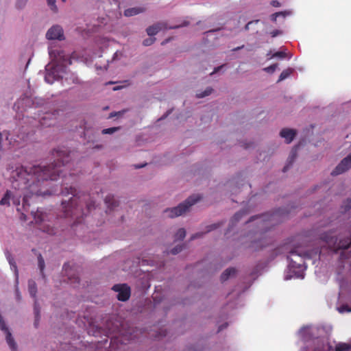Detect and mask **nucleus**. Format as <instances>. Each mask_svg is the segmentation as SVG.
Returning <instances> with one entry per match:
<instances>
[{"label":"nucleus","instance_id":"f257e3e1","mask_svg":"<svg viewBox=\"0 0 351 351\" xmlns=\"http://www.w3.org/2000/svg\"><path fill=\"white\" fill-rule=\"evenodd\" d=\"M56 158L54 163L49 166L34 165L31 167L23 166L16 167L11 175L12 187L16 191V194L12 195L11 191H7L3 197L0 200L1 205H10L12 199L14 204H20V198L23 195V206L25 208L29 206L28 199L34 195L42 196L46 195L40 186L44 181L57 180L60 173L69 170L70 161L74 155L73 152L62 147L54 149L52 153Z\"/></svg>","mask_w":351,"mask_h":351},{"label":"nucleus","instance_id":"f03ea898","mask_svg":"<svg viewBox=\"0 0 351 351\" xmlns=\"http://www.w3.org/2000/svg\"><path fill=\"white\" fill-rule=\"evenodd\" d=\"M63 196L72 195L69 202L63 200L62 206L65 217L75 219L74 223H80L84 216L95 208V202L90 199L89 195H84L82 198L76 195V189L72 186H64L61 191Z\"/></svg>","mask_w":351,"mask_h":351},{"label":"nucleus","instance_id":"7ed1b4c3","mask_svg":"<svg viewBox=\"0 0 351 351\" xmlns=\"http://www.w3.org/2000/svg\"><path fill=\"white\" fill-rule=\"evenodd\" d=\"M321 239L334 252L340 253V260L343 263H348L351 265V234H337L330 231L321 235Z\"/></svg>","mask_w":351,"mask_h":351},{"label":"nucleus","instance_id":"20e7f679","mask_svg":"<svg viewBox=\"0 0 351 351\" xmlns=\"http://www.w3.org/2000/svg\"><path fill=\"white\" fill-rule=\"evenodd\" d=\"M55 56V65L53 66V71L51 72H47L45 76V81L49 84H52L55 80V73H58L59 71L62 70L65 72L66 67L68 65L71 64L72 62L69 56L66 54L63 51H57Z\"/></svg>","mask_w":351,"mask_h":351},{"label":"nucleus","instance_id":"39448f33","mask_svg":"<svg viewBox=\"0 0 351 351\" xmlns=\"http://www.w3.org/2000/svg\"><path fill=\"white\" fill-rule=\"evenodd\" d=\"M200 199L201 197L199 195H191L178 206L166 209L165 213L171 218L180 216L185 213L192 205L195 204Z\"/></svg>","mask_w":351,"mask_h":351},{"label":"nucleus","instance_id":"423d86ee","mask_svg":"<svg viewBox=\"0 0 351 351\" xmlns=\"http://www.w3.org/2000/svg\"><path fill=\"white\" fill-rule=\"evenodd\" d=\"M112 290L117 292V299L119 301L125 302L127 301L131 294L130 287L126 284H118L114 285L112 287Z\"/></svg>","mask_w":351,"mask_h":351},{"label":"nucleus","instance_id":"0eeeda50","mask_svg":"<svg viewBox=\"0 0 351 351\" xmlns=\"http://www.w3.org/2000/svg\"><path fill=\"white\" fill-rule=\"evenodd\" d=\"M189 24L188 22H184L181 25H178L172 27H167L165 23H158L147 28L146 32L150 36H155L160 30L163 29H176L180 27L186 26Z\"/></svg>","mask_w":351,"mask_h":351},{"label":"nucleus","instance_id":"6e6552de","mask_svg":"<svg viewBox=\"0 0 351 351\" xmlns=\"http://www.w3.org/2000/svg\"><path fill=\"white\" fill-rule=\"evenodd\" d=\"M351 168V154L344 158L331 172L332 176L340 175Z\"/></svg>","mask_w":351,"mask_h":351},{"label":"nucleus","instance_id":"1a4fd4ad","mask_svg":"<svg viewBox=\"0 0 351 351\" xmlns=\"http://www.w3.org/2000/svg\"><path fill=\"white\" fill-rule=\"evenodd\" d=\"M46 38L48 40H62L64 39V32L60 25L52 26L47 32Z\"/></svg>","mask_w":351,"mask_h":351},{"label":"nucleus","instance_id":"9d476101","mask_svg":"<svg viewBox=\"0 0 351 351\" xmlns=\"http://www.w3.org/2000/svg\"><path fill=\"white\" fill-rule=\"evenodd\" d=\"M287 258L289 260L291 267H301L304 264L303 256L295 250H291Z\"/></svg>","mask_w":351,"mask_h":351},{"label":"nucleus","instance_id":"9b49d317","mask_svg":"<svg viewBox=\"0 0 351 351\" xmlns=\"http://www.w3.org/2000/svg\"><path fill=\"white\" fill-rule=\"evenodd\" d=\"M280 136L285 139L287 143H290L296 135V131L293 129H282L280 131Z\"/></svg>","mask_w":351,"mask_h":351},{"label":"nucleus","instance_id":"f8f14e48","mask_svg":"<svg viewBox=\"0 0 351 351\" xmlns=\"http://www.w3.org/2000/svg\"><path fill=\"white\" fill-rule=\"evenodd\" d=\"M270 243V239H267L265 237H262L261 239L258 241H255L252 243L251 247L255 250H261L265 247H267Z\"/></svg>","mask_w":351,"mask_h":351},{"label":"nucleus","instance_id":"ddd939ff","mask_svg":"<svg viewBox=\"0 0 351 351\" xmlns=\"http://www.w3.org/2000/svg\"><path fill=\"white\" fill-rule=\"evenodd\" d=\"M145 10V8H142V7L131 8L126 9L124 11V15L125 16H132L138 14L141 12H143Z\"/></svg>","mask_w":351,"mask_h":351},{"label":"nucleus","instance_id":"4468645a","mask_svg":"<svg viewBox=\"0 0 351 351\" xmlns=\"http://www.w3.org/2000/svg\"><path fill=\"white\" fill-rule=\"evenodd\" d=\"M220 226L219 223H213V224H211L210 226H208L206 227L207 230L205 232H198V233H196L195 234H193L191 237V240H194L195 239H197V238H200L202 237L205 233H207V232H209L213 230H215L217 229L219 226Z\"/></svg>","mask_w":351,"mask_h":351},{"label":"nucleus","instance_id":"2eb2a0df","mask_svg":"<svg viewBox=\"0 0 351 351\" xmlns=\"http://www.w3.org/2000/svg\"><path fill=\"white\" fill-rule=\"evenodd\" d=\"M237 270L234 267H230L226 269L221 276V280L222 282L227 280L230 276L236 274Z\"/></svg>","mask_w":351,"mask_h":351},{"label":"nucleus","instance_id":"dca6fc26","mask_svg":"<svg viewBox=\"0 0 351 351\" xmlns=\"http://www.w3.org/2000/svg\"><path fill=\"white\" fill-rule=\"evenodd\" d=\"M105 203L110 209L118 206L119 204L113 195H109L105 197Z\"/></svg>","mask_w":351,"mask_h":351},{"label":"nucleus","instance_id":"f3484780","mask_svg":"<svg viewBox=\"0 0 351 351\" xmlns=\"http://www.w3.org/2000/svg\"><path fill=\"white\" fill-rule=\"evenodd\" d=\"M28 290L30 295L36 298L37 293V285L34 280L30 279L28 280Z\"/></svg>","mask_w":351,"mask_h":351},{"label":"nucleus","instance_id":"a211bd4d","mask_svg":"<svg viewBox=\"0 0 351 351\" xmlns=\"http://www.w3.org/2000/svg\"><path fill=\"white\" fill-rule=\"evenodd\" d=\"M297 155V147L293 148L290 153V155L288 158V164L283 168V171L285 172L288 170L290 165H292Z\"/></svg>","mask_w":351,"mask_h":351},{"label":"nucleus","instance_id":"6ab92c4d","mask_svg":"<svg viewBox=\"0 0 351 351\" xmlns=\"http://www.w3.org/2000/svg\"><path fill=\"white\" fill-rule=\"evenodd\" d=\"M68 264L64 265V269L65 271V273L69 276V280L71 282V284H73V286L75 287L76 285H78L80 283V278L77 276H71L70 275V272L67 271Z\"/></svg>","mask_w":351,"mask_h":351},{"label":"nucleus","instance_id":"aec40b11","mask_svg":"<svg viewBox=\"0 0 351 351\" xmlns=\"http://www.w3.org/2000/svg\"><path fill=\"white\" fill-rule=\"evenodd\" d=\"M34 299H35L34 305V314H35L34 326H35V327L37 328L38 326L39 319H40V308L39 306V304L38 303L36 298H34Z\"/></svg>","mask_w":351,"mask_h":351},{"label":"nucleus","instance_id":"412c9836","mask_svg":"<svg viewBox=\"0 0 351 351\" xmlns=\"http://www.w3.org/2000/svg\"><path fill=\"white\" fill-rule=\"evenodd\" d=\"M32 214L36 223H40L45 220L44 213L41 210H37L36 212H32Z\"/></svg>","mask_w":351,"mask_h":351},{"label":"nucleus","instance_id":"4be33fe9","mask_svg":"<svg viewBox=\"0 0 351 351\" xmlns=\"http://www.w3.org/2000/svg\"><path fill=\"white\" fill-rule=\"evenodd\" d=\"M351 350V344L339 343L335 346V351H349Z\"/></svg>","mask_w":351,"mask_h":351},{"label":"nucleus","instance_id":"5701e85b","mask_svg":"<svg viewBox=\"0 0 351 351\" xmlns=\"http://www.w3.org/2000/svg\"><path fill=\"white\" fill-rule=\"evenodd\" d=\"M351 208V199H346L341 206V212L345 213Z\"/></svg>","mask_w":351,"mask_h":351},{"label":"nucleus","instance_id":"b1692460","mask_svg":"<svg viewBox=\"0 0 351 351\" xmlns=\"http://www.w3.org/2000/svg\"><path fill=\"white\" fill-rule=\"evenodd\" d=\"M38 267L40 270L41 275L43 276V278H45V274H44V269L45 267V261L40 254L38 256Z\"/></svg>","mask_w":351,"mask_h":351},{"label":"nucleus","instance_id":"393cba45","mask_svg":"<svg viewBox=\"0 0 351 351\" xmlns=\"http://www.w3.org/2000/svg\"><path fill=\"white\" fill-rule=\"evenodd\" d=\"M292 71H293L292 69H287L284 70L280 73L278 82H279L282 81V80H285L286 78H287L291 74Z\"/></svg>","mask_w":351,"mask_h":351},{"label":"nucleus","instance_id":"a878e982","mask_svg":"<svg viewBox=\"0 0 351 351\" xmlns=\"http://www.w3.org/2000/svg\"><path fill=\"white\" fill-rule=\"evenodd\" d=\"M186 236V230L184 228H180L175 234V240H182Z\"/></svg>","mask_w":351,"mask_h":351},{"label":"nucleus","instance_id":"bb28decb","mask_svg":"<svg viewBox=\"0 0 351 351\" xmlns=\"http://www.w3.org/2000/svg\"><path fill=\"white\" fill-rule=\"evenodd\" d=\"M244 215H245V213L244 211H242V210H240V211L237 212V213H235V215L232 218V220H231L232 223L234 224V223L239 221L240 220V219Z\"/></svg>","mask_w":351,"mask_h":351},{"label":"nucleus","instance_id":"cd10ccee","mask_svg":"<svg viewBox=\"0 0 351 351\" xmlns=\"http://www.w3.org/2000/svg\"><path fill=\"white\" fill-rule=\"evenodd\" d=\"M28 0H16V2H15V7L17 10H22L23 9L27 3Z\"/></svg>","mask_w":351,"mask_h":351},{"label":"nucleus","instance_id":"c85d7f7f","mask_svg":"<svg viewBox=\"0 0 351 351\" xmlns=\"http://www.w3.org/2000/svg\"><path fill=\"white\" fill-rule=\"evenodd\" d=\"M53 114L47 113L45 117H43L41 119L40 123L43 125H47V126H51V125H53V123H47V119H51V117H52Z\"/></svg>","mask_w":351,"mask_h":351},{"label":"nucleus","instance_id":"c756f323","mask_svg":"<svg viewBox=\"0 0 351 351\" xmlns=\"http://www.w3.org/2000/svg\"><path fill=\"white\" fill-rule=\"evenodd\" d=\"M8 259L10 265L11 269L14 270L16 277V278H18V269L14 259L12 258H10V256L8 257Z\"/></svg>","mask_w":351,"mask_h":351},{"label":"nucleus","instance_id":"7c9ffc66","mask_svg":"<svg viewBox=\"0 0 351 351\" xmlns=\"http://www.w3.org/2000/svg\"><path fill=\"white\" fill-rule=\"evenodd\" d=\"M287 13L286 12H276L271 16V20L274 22H276L277 20V17L278 16H283L285 17L287 16Z\"/></svg>","mask_w":351,"mask_h":351},{"label":"nucleus","instance_id":"2f4dec72","mask_svg":"<svg viewBox=\"0 0 351 351\" xmlns=\"http://www.w3.org/2000/svg\"><path fill=\"white\" fill-rule=\"evenodd\" d=\"M213 89L211 88H207L204 92L197 93V97L199 98H203L206 96H208L211 94Z\"/></svg>","mask_w":351,"mask_h":351},{"label":"nucleus","instance_id":"473e14b6","mask_svg":"<svg viewBox=\"0 0 351 351\" xmlns=\"http://www.w3.org/2000/svg\"><path fill=\"white\" fill-rule=\"evenodd\" d=\"M75 175L74 173H69V178L66 176V174H63L62 176V178L64 179V181H63V185H67L69 184L68 182H66L67 180H75Z\"/></svg>","mask_w":351,"mask_h":351},{"label":"nucleus","instance_id":"72a5a7b5","mask_svg":"<svg viewBox=\"0 0 351 351\" xmlns=\"http://www.w3.org/2000/svg\"><path fill=\"white\" fill-rule=\"evenodd\" d=\"M119 129V128H116V127L106 128V129H104L102 130L101 133L103 134H111L114 133V132L117 131Z\"/></svg>","mask_w":351,"mask_h":351},{"label":"nucleus","instance_id":"f704fd0d","mask_svg":"<svg viewBox=\"0 0 351 351\" xmlns=\"http://www.w3.org/2000/svg\"><path fill=\"white\" fill-rule=\"evenodd\" d=\"M155 40V38H146L143 40V44L144 46H150L154 43Z\"/></svg>","mask_w":351,"mask_h":351},{"label":"nucleus","instance_id":"c9c22d12","mask_svg":"<svg viewBox=\"0 0 351 351\" xmlns=\"http://www.w3.org/2000/svg\"><path fill=\"white\" fill-rule=\"evenodd\" d=\"M48 5L51 8V9L56 12L57 11V6L56 5V0H47Z\"/></svg>","mask_w":351,"mask_h":351},{"label":"nucleus","instance_id":"e433bc0d","mask_svg":"<svg viewBox=\"0 0 351 351\" xmlns=\"http://www.w3.org/2000/svg\"><path fill=\"white\" fill-rule=\"evenodd\" d=\"M277 66H278L277 64H274L268 67L265 68L264 70L267 73H272L273 72L275 71Z\"/></svg>","mask_w":351,"mask_h":351},{"label":"nucleus","instance_id":"4c0bfd02","mask_svg":"<svg viewBox=\"0 0 351 351\" xmlns=\"http://www.w3.org/2000/svg\"><path fill=\"white\" fill-rule=\"evenodd\" d=\"M182 250V247L181 245H178L175 247H173L171 250V253L173 255H176V254H178V253H180Z\"/></svg>","mask_w":351,"mask_h":351},{"label":"nucleus","instance_id":"58836bf2","mask_svg":"<svg viewBox=\"0 0 351 351\" xmlns=\"http://www.w3.org/2000/svg\"><path fill=\"white\" fill-rule=\"evenodd\" d=\"M273 57L284 58L286 57V53H285V52H283V51H278V52H276L275 53H274Z\"/></svg>","mask_w":351,"mask_h":351},{"label":"nucleus","instance_id":"ea45409f","mask_svg":"<svg viewBox=\"0 0 351 351\" xmlns=\"http://www.w3.org/2000/svg\"><path fill=\"white\" fill-rule=\"evenodd\" d=\"M259 21V20H256V21H250L248 22L246 25L245 26V30L247 31L250 29V26L253 24V23H258Z\"/></svg>","mask_w":351,"mask_h":351},{"label":"nucleus","instance_id":"a19ab883","mask_svg":"<svg viewBox=\"0 0 351 351\" xmlns=\"http://www.w3.org/2000/svg\"><path fill=\"white\" fill-rule=\"evenodd\" d=\"M281 33H282V32L280 30H274L270 34L272 37H276L278 35L280 34Z\"/></svg>","mask_w":351,"mask_h":351},{"label":"nucleus","instance_id":"79ce46f5","mask_svg":"<svg viewBox=\"0 0 351 351\" xmlns=\"http://www.w3.org/2000/svg\"><path fill=\"white\" fill-rule=\"evenodd\" d=\"M271 4L274 6V7H278L280 6V3L278 1H276V0H274L271 2Z\"/></svg>","mask_w":351,"mask_h":351},{"label":"nucleus","instance_id":"37998d69","mask_svg":"<svg viewBox=\"0 0 351 351\" xmlns=\"http://www.w3.org/2000/svg\"><path fill=\"white\" fill-rule=\"evenodd\" d=\"M228 326V324L226 323L225 324H223L219 327L218 332L222 330L223 328H226Z\"/></svg>","mask_w":351,"mask_h":351},{"label":"nucleus","instance_id":"c03bdc74","mask_svg":"<svg viewBox=\"0 0 351 351\" xmlns=\"http://www.w3.org/2000/svg\"><path fill=\"white\" fill-rule=\"evenodd\" d=\"M222 66H220L215 68L214 71L211 73V74L218 72Z\"/></svg>","mask_w":351,"mask_h":351},{"label":"nucleus","instance_id":"a18cd8bd","mask_svg":"<svg viewBox=\"0 0 351 351\" xmlns=\"http://www.w3.org/2000/svg\"><path fill=\"white\" fill-rule=\"evenodd\" d=\"M243 47H244V45H241V46H240V47H238L234 48V49H232V51H238V50H240V49H243Z\"/></svg>","mask_w":351,"mask_h":351},{"label":"nucleus","instance_id":"49530a36","mask_svg":"<svg viewBox=\"0 0 351 351\" xmlns=\"http://www.w3.org/2000/svg\"><path fill=\"white\" fill-rule=\"evenodd\" d=\"M146 165H147V163H144L141 165H134V167H135V169H140V168L145 167Z\"/></svg>","mask_w":351,"mask_h":351},{"label":"nucleus","instance_id":"de8ad7c7","mask_svg":"<svg viewBox=\"0 0 351 351\" xmlns=\"http://www.w3.org/2000/svg\"><path fill=\"white\" fill-rule=\"evenodd\" d=\"M1 140H2V134L0 132V148L1 147Z\"/></svg>","mask_w":351,"mask_h":351},{"label":"nucleus","instance_id":"09e8293b","mask_svg":"<svg viewBox=\"0 0 351 351\" xmlns=\"http://www.w3.org/2000/svg\"><path fill=\"white\" fill-rule=\"evenodd\" d=\"M314 351H324L322 348H316Z\"/></svg>","mask_w":351,"mask_h":351},{"label":"nucleus","instance_id":"8fccbe9b","mask_svg":"<svg viewBox=\"0 0 351 351\" xmlns=\"http://www.w3.org/2000/svg\"><path fill=\"white\" fill-rule=\"evenodd\" d=\"M16 293H17V297H18L19 300H20L21 295H20L19 293L18 292V291H16Z\"/></svg>","mask_w":351,"mask_h":351},{"label":"nucleus","instance_id":"3c124183","mask_svg":"<svg viewBox=\"0 0 351 351\" xmlns=\"http://www.w3.org/2000/svg\"><path fill=\"white\" fill-rule=\"evenodd\" d=\"M22 217H23V219L25 220V215L24 214H22Z\"/></svg>","mask_w":351,"mask_h":351},{"label":"nucleus","instance_id":"603ef678","mask_svg":"<svg viewBox=\"0 0 351 351\" xmlns=\"http://www.w3.org/2000/svg\"><path fill=\"white\" fill-rule=\"evenodd\" d=\"M58 75V77H61V78H62V77H62V75Z\"/></svg>","mask_w":351,"mask_h":351},{"label":"nucleus","instance_id":"864d4df0","mask_svg":"<svg viewBox=\"0 0 351 351\" xmlns=\"http://www.w3.org/2000/svg\"><path fill=\"white\" fill-rule=\"evenodd\" d=\"M62 1L63 2H65V1H66V0H62Z\"/></svg>","mask_w":351,"mask_h":351},{"label":"nucleus","instance_id":"5fc2aeb1","mask_svg":"<svg viewBox=\"0 0 351 351\" xmlns=\"http://www.w3.org/2000/svg\"><path fill=\"white\" fill-rule=\"evenodd\" d=\"M348 311L351 312V309H348Z\"/></svg>","mask_w":351,"mask_h":351}]
</instances>
